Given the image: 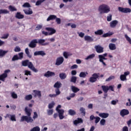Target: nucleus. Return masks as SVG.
I'll use <instances>...</instances> for the list:
<instances>
[{
	"label": "nucleus",
	"instance_id": "obj_1",
	"mask_svg": "<svg viewBox=\"0 0 131 131\" xmlns=\"http://www.w3.org/2000/svg\"><path fill=\"white\" fill-rule=\"evenodd\" d=\"M25 112L27 116H23L20 118V121H26L27 123L33 122V119L31 117V113H32V108L26 107L25 108Z\"/></svg>",
	"mask_w": 131,
	"mask_h": 131
},
{
	"label": "nucleus",
	"instance_id": "obj_2",
	"mask_svg": "<svg viewBox=\"0 0 131 131\" xmlns=\"http://www.w3.org/2000/svg\"><path fill=\"white\" fill-rule=\"evenodd\" d=\"M22 66L24 67H27L28 66L29 69H31L33 72H38V70L34 67L33 63L31 61H30L29 60H25L21 61Z\"/></svg>",
	"mask_w": 131,
	"mask_h": 131
},
{
	"label": "nucleus",
	"instance_id": "obj_3",
	"mask_svg": "<svg viewBox=\"0 0 131 131\" xmlns=\"http://www.w3.org/2000/svg\"><path fill=\"white\" fill-rule=\"evenodd\" d=\"M98 11L101 15L102 14H107L110 12V7L105 4H102L99 6Z\"/></svg>",
	"mask_w": 131,
	"mask_h": 131
},
{
	"label": "nucleus",
	"instance_id": "obj_4",
	"mask_svg": "<svg viewBox=\"0 0 131 131\" xmlns=\"http://www.w3.org/2000/svg\"><path fill=\"white\" fill-rule=\"evenodd\" d=\"M10 71H11L10 70H5L3 74L0 75V80L5 82V80H6V78L8 77V73H9V72H10Z\"/></svg>",
	"mask_w": 131,
	"mask_h": 131
},
{
	"label": "nucleus",
	"instance_id": "obj_5",
	"mask_svg": "<svg viewBox=\"0 0 131 131\" xmlns=\"http://www.w3.org/2000/svg\"><path fill=\"white\" fill-rule=\"evenodd\" d=\"M63 62H64V58L63 57H58L56 59L55 65L56 66H60V65L63 64Z\"/></svg>",
	"mask_w": 131,
	"mask_h": 131
},
{
	"label": "nucleus",
	"instance_id": "obj_6",
	"mask_svg": "<svg viewBox=\"0 0 131 131\" xmlns=\"http://www.w3.org/2000/svg\"><path fill=\"white\" fill-rule=\"evenodd\" d=\"M128 114H129V111L127 109H123L121 110L120 112V115H121L122 117H124V116H126V115H128Z\"/></svg>",
	"mask_w": 131,
	"mask_h": 131
},
{
	"label": "nucleus",
	"instance_id": "obj_7",
	"mask_svg": "<svg viewBox=\"0 0 131 131\" xmlns=\"http://www.w3.org/2000/svg\"><path fill=\"white\" fill-rule=\"evenodd\" d=\"M118 10L119 12H121V13H130L131 9L130 8H124L123 7H118Z\"/></svg>",
	"mask_w": 131,
	"mask_h": 131
},
{
	"label": "nucleus",
	"instance_id": "obj_8",
	"mask_svg": "<svg viewBox=\"0 0 131 131\" xmlns=\"http://www.w3.org/2000/svg\"><path fill=\"white\" fill-rule=\"evenodd\" d=\"M36 43H37V39H33L29 44V47L30 48H31L32 49L36 48Z\"/></svg>",
	"mask_w": 131,
	"mask_h": 131
},
{
	"label": "nucleus",
	"instance_id": "obj_9",
	"mask_svg": "<svg viewBox=\"0 0 131 131\" xmlns=\"http://www.w3.org/2000/svg\"><path fill=\"white\" fill-rule=\"evenodd\" d=\"M37 43L40 46H49V42H46V40L44 39H39L37 40Z\"/></svg>",
	"mask_w": 131,
	"mask_h": 131
},
{
	"label": "nucleus",
	"instance_id": "obj_10",
	"mask_svg": "<svg viewBox=\"0 0 131 131\" xmlns=\"http://www.w3.org/2000/svg\"><path fill=\"white\" fill-rule=\"evenodd\" d=\"M95 49L97 53H98V54H101L103 53V52H104V48L102 47L100 45H97L95 46Z\"/></svg>",
	"mask_w": 131,
	"mask_h": 131
},
{
	"label": "nucleus",
	"instance_id": "obj_11",
	"mask_svg": "<svg viewBox=\"0 0 131 131\" xmlns=\"http://www.w3.org/2000/svg\"><path fill=\"white\" fill-rule=\"evenodd\" d=\"M33 96H34V98H36V97H38L39 99L41 98V92L37 90H33Z\"/></svg>",
	"mask_w": 131,
	"mask_h": 131
},
{
	"label": "nucleus",
	"instance_id": "obj_12",
	"mask_svg": "<svg viewBox=\"0 0 131 131\" xmlns=\"http://www.w3.org/2000/svg\"><path fill=\"white\" fill-rule=\"evenodd\" d=\"M46 30H47V31H50V32L49 33V35H53V34H55L56 32L55 29L50 27L46 28Z\"/></svg>",
	"mask_w": 131,
	"mask_h": 131
},
{
	"label": "nucleus",
	"instance_id": "obj_13",
	"mask_svg": "<svg viewBox=\"0 0 131 131\" xmlns=\"http://www.w3.org/2000/svg\"><path fill=\"white\" fill-rule=\"evenodd\" d=\"M56 75V74L53 72H51L50 71H47L45 74L44 76L45 77H51L52 76H55Z\"/></svg>",
	"mask_w": 131,
	"mask_h": 131
},
{
	"label": "nucleus",
	"instance_id": "obj_14",
	"mask_svg": "<svg viewBox=\"0 0 131 131\" xmlns=\"http://www.w3.org/2000/svg\"><path fill=\"white\" fill-rule=\"evenodd\" d=\"M34 56H46V53L43 51H36L34 53Z\"/></svg>",
	"mask_w": 131,
	"mask_h": 131
},
{
	"label": "nucleus",
	"instance_id": "obj_15",
	"mask_svg": "<svg viewBox=\"0 0 131 131\" xmlns=\"http://www.w3.org/2000/svg\"><path fill=\"white\" fill-rule=\"evenodd\" d=\"M58 113V116L59 117V119L62 120L64 118V110H60L57 111Z\"/></svg>",
	"mask_w": 131,
	"mask_h": 131
},
{
	"label": "nucleus",
	"instance_id": "obj_16",
	"mask_svg": "<svg viewBox=\"0 0 131 131\" xmlns=\"http://www.w3.org/2000/svg\"><path fill=\"white\" fill-rule=\"evenodd\" d=\"M98 58L99 59V62L102 63L103 65H104V66H106V63L104 62V60H107V58L103 56V55H98Z\"/></svg>",
	"mask_w": 131,
	"mask_h": 131
},
{
	"label": "nucleus",
	"instance_id": "obj_17",
	"mask_svg": "<svg viewBox=\"0 0 131 131\" xmlns=\"http://www.w3.org/2000/svg\"><path fill=\"white\" fill-rule=\"evenodd\" d=\"M117 24H118V21L116 20H113L110 23V27H112V28L116 27Z\"/></svg>",
	"mask_w": 131,
	"mask_h": 131
},
{
	"label": "nucleus",
	"instance_id": "obj_18",
	"mask_svg": "<svg viewBox=\"0 0 131 131\" xmlns=\"http://www.w3.org/2000/svg\"><path fill=\"white\" fill-rule=\"evenodd\" d=\"M98 116L101 118H107L109 117V114L106 113H101L99 114Z\"/></svg>",
	"mask_w": 131,
	"mask_h": 131
},
{
	"label": "nucleus",
	"instance_id": "obj_19",
	"mask_svg": "<svg viewBox=\"0 0 131 131\" xmlns=\"http://www.w3.org/2000/svg\"><path fill=\"white\" fill-rule=\"evenodd\" d=\"M15 18H16V19H24V15L21 14V12H17L15 14Z\"/></svg>",
	"mask_w": 131,
	"mask_h": 131
},
{
	"label": "nucleus",
	"instance_id": "obj_20",
	"mask_svg": "<svg viewBox=\"0 0 131 131\" xmlns=\"http://www.w3.org/2000/svg\"><path fill=\"white\" fill-rule=\"evenodd\" d=\"M24 12L26 15H32L33 14V11L31 8H29L28 10H24Z\"/></svg>",
	"mask_w": 131,
	"mask_h": 131
},
{
	"label": "nucleus",
	"instance_id": "obj_21",
	"mask_svg": "<svg viewBox=\"0 0 131 131\" xmlns=\"http://www.w3.org/2000/svg\"><path fill=\"white\" fill-rule=\"evenodd\" d=\"M84 40L86 41H89L90 42H92L94 41V39L90 36H85Z\"/></svg>",
	"mask_w": 131,
	"mask_h": 131
},
{
	"label": "nucleus",
	"instance_id": "obj_22",
	"mask_svg": "<svg viewBox=\"0 0 131 131\" xmlns=\"http://www.w3.org/2000/svg\"><path fill=\"white\" fill-rule=\"evenodd\" d=\"M108 48L111 51H114L116 49V45L114 43H110Z\"/></svg>",
	"mask_w": 131,
	"mask_h": 131
},
{
	"label": "nucleus",
	"instance_id": "obj_23",
	"mask_svg": "<svg viewBox=\"0 0 131 131\" xmlns=\"http://www.w3.org/2000/svg\"><path fill=\"white\" fill-rule=\"evenodd\" d=\"M25 52L27 57H28L29 59H31V58H32V55L30 54V52H29V49L26 48Z\"/></svg>",
	"mask_w": 131,
	"mask_h": 131
},
{
	"label": "nucleus",
	"instance_id": "obj_24",
	"mask_svg": "<svg viewBox=\"0 0 131 131\" xmlns=\"http://www.w3.org/2000/svg\"><path fill=\"white\" fill-rule=\"evenodd\" d=\"M89 74V73H88V72H81L80 74H79V77H82L83 78H84L85 77H86V75H88Z\"/></svg>",
	"mask_w": 131,
	"mask_h": 131
},
{
	"label": "nucleus",
	"instance_id": "obj_25",
	"mask_svg": "<svg viewBox=\"0 0 131 131\" xmlns=\"http://www.w3.org/2000/svg\"><path fill=\"white\" fill-rule=\"evenodd\" d=\"M94 33L96 35H102L104 33V31L102 29H99L95 31Z\"/></svg>",
	"mask_w": 131,
	"mask_h": 131
},
{
	"label": "nucleus",
	"instance_id": "obj_26",
	"mask_svg": "<svg viewBox=\"0 0 131 131\" xmlns=\"http://www.w3.org/2000/svg\"><path fill=\"white\" fill-rule=\"evenodd\" d=\"M57 18V16L55 15H50L47 19V21H51V20H55V19Z\"/></svg>",
	"mask_w": 131,
	"mask_h": 131
},
{
	"label": "nucleus",
	"instance_id": "obj_27",
	"mask_svg": "<svg viewBox=\"0 0 131 131\" xmlns=\"http://www.w3.org/2000/svg\"><path fill=\"white\" fill-rule=\"evenodd\" d=\"M8 52L9 51L0 49V57H4V56H6V54H7Z\"/></svg>",
	"mask_w": 131,
	"mask_h": 131
},
{
	"label": "nucleus",
	"instance_id": "obj_28",
	"mask_svg": "<svg viewBox=\"0 0 131 131\" xmlns=\"http://www.w3.org/2000/svg\"><path fill=\"white\" fill-rule=\"evenodd\" d=\"M61 86H62V83L59 81L56 82L54 85V88L56 89H60Z\"/></svg>",
	"mask_w": 131,
	"mask_h": 131
},
{
	"label": "nucleus",
	"instance_id": "obj_29",
	"mask_svg": "<svg viewBox=\"0 0 131 131\" xmlns=\"http://www.w3.org/2000/svg\"><path fill=\"white\" fill-rule=\"evenodd\" d=\"M101 88L104 93H105V94H107V93H108V91H109V89L108 88L107 85H102Z\"/></svg>",
	"mask_w": 131,
	"mask_h": 131
},
{
	"label": "nucleus",
	"instance_id": "obj_30",
	"mask_svg": "<svg viewBox=\"0 0 131 131\" xmlns=\"http://www.w3.org/2000/svg\"><path fill=\"white\" fill-rule=\"evenodd\" d=\"M72 91L73 93H76L78 92H79L80 90L78 88L75 87V86H71Z\"/></svg>",
	"mask_w": 131,
	"mask_h": 131
},
{
	"label": "nucleus",
	"instance_id": "obj_31",
	"mask_svg": "<svg viewBox=\"0 0 131 131\" xmlns=\"http://www.w3.org/2000/svg\"><path fill=\"white\" fill-rule=\"evenodd\" d=\"M60 79H65L67 77V75L65 73H61L59 74Z\"/></svg>",
	"mask_w": 131,
	"mask_h": 131
},
{
	"label": "nucleus",
	"instance_id": "obj_32",
	"mask_svg": "<svg viewBox=\"0 0 131 131\" xmlns=\"http://www.w3.org/2000/svg\"><path fill=\"white\" fill-rule=\"evenodd\" d=\"M70 56H72V54L71 53H69L67 52H63V57H64L66 59H68V57Z\"/></svg>",
	"mask_w": 131,
	"mask_h": 131
},
{
	"label": "nucleus",
	"instance_id": "obj_33",
	"mask_svg": "<svg viewBox=\"0 0 131 131\" xmlns=\"http://www.w3.org/2000/svg\"><path fill=\"white\" fill-rule=\"evenodd\" d=\"M96 55L95 54H92L86 57V58H85V60H90V59H94L95 58Z\"/></svg>",
	"mask_w": 131,
	"mask_h": 131
},
{
	"label": "nucleus",
	"instance_id": "obj_34",
	"mask_svg": "<svg viewBox=\"0 0 131 131\" xmlns=\"http://www.w3.org/2000/svg\"><path fill=\"white\" fill-rule=\"evenodd\" d=\"M76 80H77V77L76 76H72L71 78L70 81L71 82H73V83H76Z\"/></svg>",
	"mask_w": 131,
	"mask_h": 131
},
{
	"label": "nucleus",
	"instance_id": "obj_35",
	"mask_svg": "<svg viewBox=\"0 0 131 131\" xmlns=\"http://www.w3.org/2000/svg\"><path fill=\"white\" fill-rule=\"evenodd\" d=\"M69 115H71V116H73L74 115H75L76 114V112H75L73 110H69Z\"/></svg>",
	"mask_w": 131,
	"mask_h": 131
},
{
	"label": "nucleus",
	"instance_id": "obj_36",
	"mask_svg": "<svg viewBox=\"0 0 131 131\" xmlns=\"http://www.w3.org/2000/svg\"><path fill=\"white\" fill-rule=\"evenodd\" d=\"M10 11H8L7 9H0V15L1 14H9Z\"/></svg>",
	"mask_w": 131,
	"mask_h": 131
},
{
	"label": "nucleus",
	"instance_id": "obj_37",
	"mask_svg": "<svg viewBox=\"0 0 131 131\" xmlns=\"http://www.w3.org/2000/svg\"><path fill=\"white\" fill-rule=\"evenodd\" d=\"M124 37L125 38H126V40H127V41H128V42H129V43L130 45H131V38L130 37H129L127 34H125L124 35Z\"/></svg>",
	"mask_w": 131,
	"mask_h": 131
},
{
	"label": "nucleus",
	"instance_id": "obj_38",
	"mask_svg": "<svg viewBox=\"0 0 131 131\" xmlns=\"http://www.w3.org/2000/svg\"><path fill=\"white\" fill-rule=\"evenodd\" d=\"M25 99L27 101H30L32 99V95L31 94L28 95L26 96Z\"/></svg>",
	"mask_w": 131,
	"mask_h": 131
},
{
	"label": "nucleus",
	"instance_id": "obj_39",
	"mask_svg": "<svg viewBox=\"0 0 131 131\" xmlns=\"http://www.w3.org/2000/svg\"><path fill=\"white\" fill-rule=\"evenodd\" d=\"M99 75H100V73H94L92 76L97 80V79L100 77Z\"/></svg>",
	"mask_w": 131,
	"mask_h": 131
},
{
	"label": "nucleus",
	"instance_id": "obj_40",
	"mask_svg": "<svg viewBox=\"0 0 131 131\" xmlns=\"http://www.w3.org/2000/svg\"><path fill=\"white\" fill-rule=\"evenodd\" d=\"M9 10H10L11 12H14L15 11H17V8L10 5L9 6Z\"/></svg>",
	"mask_w": 131,
	"mask_h": 131
},
{
	"label": "nucleus",
	"instance_id": "obj_41",
	"mask_svg": "<svg viewBox=\"0 0 131 131\" xmlns=\"http://www.w3.org/2000/svg\"><path fill=\"white\" fill-rule=\"evenodd\" d=\"M11 60L12 61H17L19 60V57L18 56V55H14Z\"/></svg>",
	"mask_w": 131,
	"mask_h": 131
},
{
	"label": "nucleus",
	"instance_id": "obj_42",
	"mask_svg": "<svg viewBox=\"0 0 131 131\" xmlns=\"http://www.w3.org/2000/svg\"><path fill=\"white\" fill-rule=\"evenodd\" d=\"M81 114H83V116H85V108L83 107H80V109Z\"/></svg>",
	"mask_w": 131,
	"mask_h": 131
},
{
	"label": "nucleus",
	"instance_id": "obj_43",
	"mask_svg": "<svg viewBox=\"0 0 131 131\" xmlns=\"http://www.w3.org/2000/svg\"><path fill=\"white\" fill-rule=\"evenodd\" d=\"M30 131H40V128L38 126L34 127Z\"/></svg>",
	"mask_w": 131,
	"mask_h": 131
},
{
	"label": "nucleus",
	"instance_id": "obj_44",
	"mask_svg": "<svg viewBox=\"0 0 131 131\" xmlns=\"http://www.w3.org/2000/svg\"><path fill=\"white\" fill-rule=\"evenodd\" d=\"M120 80L122 81H124L125 80H127L126 77L124 75H121L120 77Z\"/></svg>",
	"mask_w": 131,
	"mask_h": 131
},
{
	"label": "nucleus",
	"instance_id": "obj_45",
	"mask_svg": "<svg viewBox=\"0 0 131 131\" xmlns=\"http://www.w3.org/2000/svg\"><path fill=\"white\" fill-rule=\"evenodd\" d=\"M54 106H55V102L52 101L51 103H49L48 105V108L49 109H52V108H54Z\"/></svg>",
	"mask_w": 131,
	"mask_h": 131
},
{
	"label": "nucleus",
	"instance_id": "obj_46",
	"mask_svg": "<svg viewBox=\"0 0 131 131\" xmlns=\"http://www.w3.org/2000/svg\"><path fill=\"white\" fill-rule=\"evenodd\" d=\"M23 7L24 8H31V6L30 5V4L28 3H25L24 4V5H23Z\"/></svg>",
	"mask_w": 131,
	"mask_h": 131
},
{
	"label": "nucleus",
	"instance_id": "obj_47",
	"mask_svg": "<svg viewBox=\"0 0 131 131\" xmlns=\"http://www.w3.org/2000/svg\"><path fill=\"white\" fill-rule=\"evenodd\" d=\"M37 118H38V115L37 114V113L36 112H34V115L33 116V119H34V120H35V119H36Z\"/></svg>",
	"mask_w": 131,
	"mask_h": 131
},
{
	"label": "nucleus",
	"instance_id": "obj_48",
	"mask_svg": "<svg viewBox=\"0 0 131 131\" xmlns=\"http://www.w3.org/2000/svg\"><path fill=\"white\" fill-rule=\"evenodd\" d=\"M25 75H27L28 76V75L31 76V71H28V70H25L24 71Z\"/></svg>",
	"mask_w": 131,
	"mask_h": 131
},
{
	"label": "nucleus",
	"instance_id": "obj_49",
	"mask_svg": "<svg viewBox=\"0 0 131 131\" xmlns=\"http://www.w3.org/2000/svg\"><path fill=\"white\" fill-rule=\"evenodd\" d=\"M11 97L13 99H17L18 98V95L15 92L11 93Z\"/></svg>",
	"mask_w": 131,
	"mask_h": 131
},
{
	"label": "nucleus",
	"instance_id": "obj_50",
	"mask_svg": "<svg viewBox=\"0 0 131 131\" xmlns=\"http://www.w3.org/2000/svg\"><path fill=\"white\" fill-rule=\"evenodd\" d=\"M89 81H90V82H96V81H97V80L95 79V78H94L93 76L91 77L90 78V80Z\"/></svg>",
	"mask_w": 131,
	"mask_h": 131
},
{
	"label": "nucleus",
	"instance_id": "obj_51",
	"mask_svg": "<svg viewBox=\"0 0 131 131\" xmlns=\"http://www.w3.org/2000/svg\"><path fill=\"white\" fill-rule=\"evenodd\" d=\"M24 53L23 52H20L18 53V60H21L24 57Z\"/></svg>",
	"mask_w": 131,
	"mask_h": 131
},
{
	"label": "nucleus",
	"instance_id": "obj_52",
	"mask_svg": "<svg viewBox=\"0 0 131 131\" xmlns=\"http://www.w3.org/2000/svg\"><path fill=\"white\" fill-rule=\"evenodd\" d=\"M14 52H15L16 53H18L19 52H21V48H20V47L16 46L15 48H14Z\"/></svg>",
	"mask_w": 131,
	"mask_h": 131
},
{
	"label": "nucleus",
	"instance_id": "obj_53",
	"mask_svg": "<svg viewBox=\"0 0 131 131\" xmlns=\"http://www.w3.org/2000/svg\"><path fill=\"white\" fill-rule=\"evenodd\" d=\"M114 78H115V77L114 76H111L105 80V81H111V80H112V79H114Z\"/></svg>",
	"mask_w": 131,
	"mask_h": 131
},
{
	"label": "nucleus",
	"instance_id": "obj_54",
	"mask_svg": "<svg viewBox=\"0 0 131 131\" xmlns=\"http://www.w3.org/2000/svg\"><path fill=\"white\" fill-rule=\"evenodd\" d=\"M10 120H11V121H16V115H12L10 118Z\"/></svg>",
	"mask_w": 131,
	"mask_h": 131
},
{
	"label": "nucleus",
	"instance_id": "obj_55",
	"mask_svg": "<svg viewBox=\"0 0 131 131\" xmlns=\"http://www.w3.org/2000/svg\"><path fill=\"white\" fill-rule=\"evenodd\" d=\"M47 113L48 115H52L53 113H54V110H47Z\"/></svg>",
	"mask_w": 131,
	"mask_h": 131
},
{
	"label": "nucleus",
	"instance_id": "obj_56",
	"mask_svg": "<svg viewBox=\"0 0 131 131\" xmlns=\"http://www.w3.org/2000/svg\"><path fill=\"white\" fill-rule=\"evenodd\" d=\"M100 123L101 125H105V124L106 123V120L102 119L100 121Z\"/></svg>",
	"mask_w": 131,
	"mask_h": 131
},
{
	"label": "nucleus",
	"instance_id": "obj_57",
	"mask_svg": "<svg viewBox=\"0 0 131 131\" xmlns=\"http://www.w3.org/2000/svg\"><path fill=\"white\" fill-rule=\"evenodd\" d=\"M101 120V118L99 117H95V123L97 124V123H99V122Z\"/></svg>",
	"mask_w": 131,
	"mask_h": 131
},
{
	"label": "nucleus",
	"instance_id": "obj_58",
	"mask_svg": "<svg viewBox=\"0 0 131 131\" xmlns=\"http://www.w3.org/2000/svg\"><path fill=\"white\" fill-rule=\"evenodd\" d=\"M9 34L8 33L4 34L3 35V36L1 37V38L3 39H7V38H8V37H9Z\"/></svg>",
	"mask_w": 131,
	"mask_h": 131
},
{
	"label": "nucleus",
	"instance_id": "obj_59",
	"mask_svg": "<svg viewBox=\"0 0 131 131\" xmlns=\"http://www.w3.org/2000/svg\"><path fill=\"white\" fill-rule=\"evenodd\" d=\"M111 35H112V34L106 33L102 35V37H109V36H111Z\"/></svg>",
	"mask_w": 131,
	"mask_h": 131
},
{
	"label": "nucleus",
	"instance_id": "obj_60",
	"mask_svg": "<svg viewBox=\"0 0 131 131\" xmlns=\"http://www.w3.org/2000/svg\"><path fill=\"white\" fill-rule=\"evenodd\" d=\"M55 93L56 95V96H59V95H60V94H61V91H60V89H55Z\"/></svg>",
	"mask_w": 131,
	"mask_h": 131
},
{
	"label": "nucleus",
	"instance_id": "obj_61",
	"mask_svg": "<svg viewBox=\"0 0 131 131\" xmlns=\"http://www.w3.org/2000/svg\"><path fill=\"white\" fill-rule=\"evenodd\" d=\"M112 20V15L110 14L109 16H107V21H108V22H110V21H111Z\"/></svg>",
	"mask_w": 131,
	"mask_h": 131
},
{
	"label": "nucleus",
	"instance_id": "obj_62",
	"mask_svg": "<svg viewBox=\"0 0 131 131\" xmlns=\"http://www.w3.org/2000/svg\"><path fill=\"white\" fill-rule=\"evenodd\" d=\"M56 22L57 23V24L59 25V24H61V18H58L56 16Z\"/></svg>",
	"mask_w": 131,
	"mask_h": 131
},
{
	"label": "nucleus",
	"instance_id": "obj_63",
	"mask_svg": "<svg viewBox=\"0 0 131 131\" xmlns=\"http://www.w3.org/2000/svg\"><path fill=\"white\" fill-rule=\"evenodd\" d=\"M42 28V26L39 25H37L35 28V30H40Z\"/></svg>",
	"mask_w": 131,
	"mask_h": 131
},
{
	"label": "nucleus",
	"instance_id": "obj_64",
	"mask_svg": "<svg viewBox=\"0 0 131 131\" xmlns=\"http://www.w3.org/2000/svg\"><path fill=\"white\" fill-rule=\"evenodd\" d=\"M78 68V66L77 64H74L71 66V69L73 70V69H77Z\"/></svg>",
	"mask_w": 131,
	"mask_h": 131
}]
</instances>
